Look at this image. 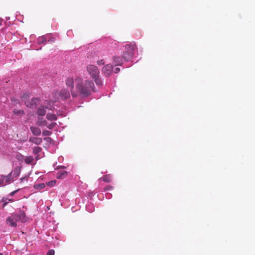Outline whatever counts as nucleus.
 Segmentation results:
<instances>
[{
  "instance_id": "obj_1",
  "label": "nucleus",
  "mask_w": 255,
  "mask_h": 255,
  "mask_svg": "<svg viewBox=\"0 0 255 255\" xmlns=\"http://www.w3.org/2000/svg\"><path fill=\"white\" fill-rule=\"evenodd\" d=\"M75 82L77 95L79 94L82 97H86L90 96L92 92L94 91V84L92 81H83L80 78L76 77Z\"/></svg>"
},
{
  "instance_id": "obj_2",
  "label": "nucleus",
  "mask_w": 255,
  "mask_h": 255,
  "mask_svg": "<svg viewBox=\"0 0 255 255\" xmlns=\"http://www.w3.org/2000/svg\"><path fill=\"white\" fill-rule=\"evenodd\" d=\"M135 45L127 44L125 46V50L123 54V58L126 61L130 60L133 57Z\"/></svg>"
},
{
  "instance_id": "obj_3",
  "label": "nucleus",
  "mask_w": 255,
  "mask_h": 255,
  "mask_svg": "<svg viewBox=\"0 0 255 255\" xmlns=\"http://www.w3.org/2000/svg\"><path fill=\"white\" fill-rule=\"evenodd\" d=\"M87 70L92 78H96L99 74L98 67L94 65H89L87 67Z\"/></svg>"
},
{
  "instance_id": "obj_4",
  "label": "nucleus",
  "mask_w": 255,
  "mask_h": 255,
  "mask_svg": "<svg viewBox=\"0 0 255 255\" xmlns=\"http://www.w3.org/2000/svg\"><path fill=\"white\" fill-rule=\"evenodd\" d=\"M65 83L67 87L70 88L72 96L73 97H76L77 94L74 90V79L71 77H68L65 80Z\"/></svg>"
},
{
  "instance_id": "obj_5",
  "label": "nucleus",
  "mask_w": 255,
  "mask_h": 255,
  "mask_svg": "<svg viewBox=\"0 0 255 255\" xmlns=\"http://www.w3.org/2000/svg\"><path fill=\"white\" fill-rule=\"evenodd\" d=\"M17 222L18 221L16 220L14 213L8 217L6 220L7 225L12 227H16L17 226Z\"/></svg>"
},
{
  "instance_id": "obj_6",
  "label": "nucleus",
  "mask_w": 255,
  "mask_h": 255,
  "mask_svg": "<svg viewBox=\"0 0 255 255\" xmlns=\"http://www.w3.org/2000/svg\"><path fill=\"white\" fill-rule=\"evenodd\" d=\"M14 214L17 221L25 223L28 221L27 217L26 216L25 213L22 211H20L18 213H14Z\"/></svg>"
},
{
  "instance_id": "obj_7",
  "label": "nucleus",
  "mask_w": 255,
  "mask_h": 255,
  "mask_svg": "<svg viewBox=\"0 0 255 255\" xmlns=\"http://www.w3.org/2000/svg\"><path fill=\"white\" fill-rule=\"evenodd\" d=\"M113 67L111 64H107L102 68V72L106 77H109L112 73Z\"/></svg>"
},
{
  "instance_id": "obj_8",
  "label": "nucleus",
  "mask_w": 255,
  "mask_h": 255,
  "mask_svg": "<svg viewBox=\"0 0 255 255\" xmlns=\"http://www.w3.org/2000/svg\"><path fill=\"white\" fill-rule=\"evenodd\" d=\"M12 172L9 173L7 176H1L0 180V184H7L10 183L12 181V178L11 177Z\"/></svg>"
},
{
  "instance_id": "obj_9",
  "label": "nucleus",
  "mask_w": 255,
  "mask_h": 255,
  "mask_svg": "<svg viewBox=\"0 0 255 255\" xmlns=\"http://www.w3.org/2000/svg\"><path fill=\"white\" fill-rule=\"evenodd\" d=\"M59 95L62 98L66 99L69 98L70 95L68 90L63 89L60 92Z\"/></svg>"
},
{
  "instance_id": "obj_10",
  "label": "nucleus",
  "mask_w": 255,
  "mask_h": 255,
  "mask_svg": "<svg viewBox=\"0 0 255 255\" xmlns=\"http://www.w3.org/2000/svg\"><path fill=\"white\" fill-rule=\"evenodd\" d=\"M29 141L32 142L36 144H40L42 143V140L41 138L36 137H30L29 139Z\"/></svg>"
},
{
  "instance_id": "obj_11",
  "label": "nucleus",
  "mask_w": 255,
  "mask_h": 255,
  "mask_svg": "<svg viewBox=\"0 0 255 255\" xmlns=\"http://www.w3.org/2000/svg\"><path fill=\"white\" fill-rule=\"evenodd\" d=\"M30 130L32 133L36 136H38L41 134V130L39 128L35 127H31Z\"/></svg>"
},
{
  "instance_id": "obj_12",
  "label": "nucleus",
  "mask_w": 255,
  "mask_h": 255,
  "mask_svg": "<svg viewBox=\"0 0 255 255\" xmlns=\"http://www.w3.org/2000/svg\"><path fill=\"white\" fill-rule=\"evenodd\" d=\"M36 113L39 116H44L45 115V114H46L45 108L44 106H40L38 108V109L37 110V112H36Z\"/></svg>"
},
{
  "instance_id": "obj_13",
  "label": "nucleus",
  "mask_w": 255,
  "mask_h": 255,
  "mask_svg": "<svg viewBox=\"0 0 255 255\" xmlns=\"http://www.w3.org/2000/svg\"><path fill=\"white\" fill-rule=\"evenodd\" d=\"M38 101V99L37 98H33L31 101L26 104L27 107L29 108L35 107L36 105V102Z\"/></svg>"
},
{
  "instance_id": "obj_14",
  "label": "nucleus",
  "mask_w": 255,
  "mask_h": 255,
  "mask_svg": "<svg viewBox=\"0 0 255 255\" xmlns=\"http://www.w3.org/2000/svg\"><path fill=\"white\" fill-rule=\"evenodd\" d=\"M113 61L116 65H121L123 62L122 59L118 56H114Z\"/></svg>"
},
{
  "instance_id": "obj_15",
  "label": "nucleus",
  "mask_w": 255,
  "mask_h": 255,
  "mask_svg": "<svg viewBox=\"0 0 255 255\" xmlns=\"http://www.w3.org/2000/svg\"><path fill=\"white\" fill-rule=\"evenodd\" d=\"M46 119L49 121H56L57 118L56 115L48 113L46 115Z\"/></svg>"
},
{
  "instance_id": "obj_16",
  "label": "nucleus",
  "mask_w": 255,
  "mask_h": 255,
  "mask_svg": "<svg viewBox=\"0 0 255 255\" xmlns=\"http://www.w3.org/2000/svg\"><path fill=\"white\" fill-rule=\"evenodd\" d=\"M104 182L109 183L112 180V176L110 174L104 175L101 178Z\"/></svg>"
},
{
  "instance_id": "obj_17",
  "label": "nucleus",
  "mask_w": 255,
  "mask_h": 255,
  "mask_svg": "<svg viewBox=\"0 0 255 255\" xmlns=\"http://www.w3.org/2000/svg\"><path fill=\"white\" fill-rule=\"evenodd\" d=\"M47 124V122L46 121L43 120V119H38L37 122V125L40 127L46 126Z\"/></svg>"
},
{
  "instance_id": "obj_18",
  "label": "nucleus",
  "mask_w": 255,
  "mask_h": 255,
  "mask_svg": "<svg viewBox=\"0 0 255 255\" xmlns=\"http://www.w3.org/2000/svg\"><path fill=\"white\" fill-rule=\"evenodd\" d=\"M34 158L32 156H28L25 157L24 159V161L26 164H29L32 163V162L33 161Z\"/></svg>"
},
{
  "instance_id": "obj_19",
  "label": "nucleus",
  "mask_w": 255,
  "mask_h": 255,
  "mask_svg": "<svg viewBox=\"0 0 255 255\" xmlns=\"http://www.w3.org/2000/svg\"><path fill=\"white\" fill-rule=\"evenodd\" d=\"M13 114L17 116H21L24 114V111L23 110L17 109L13 110Z\"/></svg>"
},
{
  "instance_id": "obj_20",
  "label": "nucleus",
  "mask_w": 255,
  "mask_h": 255,
  "mask_svg": "<svg viewBox=\"0 0 255 255\" xmlns=\"http://www.w3.org/2000/svg\"><path fill=\"white\" fill-rule=\"evenodd\" d=\"M42 150V148L38 146H34L33 148V153L34 154H37Z\"/></svg>"
},
{
  "instance_id": "obj_21",
  "label": "nucleus",
  "mask_w": 255,
  "mask_h": 255,
  "mask_svg": "<svg viewBox=\"0 0 255 255\" xmlns=\"http://www.w3.org/2000/svg\"><path fill=\"white\" fill-rule=\"evenodd\" d=\"M94 79L95 82L97 85L101 86L103 84L102 81L101 79L99 78V76H98L96 78H93Z\"/></svg>"
},
{
  "instance_id": "obj_22",
  "label": "nucleus",
  "mask_w": 255,
  "mask_h": 255,
  "mask_svg": "<svg viewBox=\"0 0 255 255\" xmlns=\"http://www.w3.org/2000/svg\"><path fill=\"white\" fill-rule=\"evenodd\" d=\"M37 41L39 44L45 43L46 41V39L44 36H41L38 38Z\"/></svg>"
},
{
  "instance_id": "obj_23",
  "label": "nucleus",
  "mask_w": 255,
  "mask_h": 255,
  "mask_svg": "<svg viewBox=\"0 0 255 255\" xmlns=\"http://www.w3.org/2000/svg\"><path fill=\"white\" fill-rule=\"evenodd\" d=\"M20 172V169L18 167L15 168L13 171V176H14L15 177H17L19 175Z\"/></svg>"
},
{
  "instance_id": "obj_24",
  "label": "nucleus",
  "mask_w": 255,
  "mask_h": 255,
  "mask_svg": "<svg viewBox=\"0 0 255 255\" xmlns=\"http://www.w3.org/2000/svg\"><path fill=\"white\" fill-rule=\"evenodd\" d=\"M68 174V173L67 171H63L61 172H60L59 173V175H58V178H62L66 177Z\"/></svg>"
},
{
  "instance_id": "obj_25",
  "label": "nucleus",
  "mask_w": 255,
  "mask_h": 255,
  "mask_svg": "<svg viewBox=\"0 0 255 255\" xmlns=\"http://www.w3.org/2000/svg\"><path fill=\"white\" fill-rule=\"evenodd\" d=\"M56 125V123H51L50 124H48V125L47 124L46 126L48 128H49L50 129H52L55 127Z\"/></svg>"
},
{
  "instance_id": "obj_26",
  "label": "nucleus",
  "mask_w": 255,
  "mask_h": 255,
  "mask_svg": "<svg viewBox=\"0 0 255 255\" xmlns=\"http://www.w3.org/2000/svg\"><path fill=\"white\" fill-rule=\"evenodd\" d=\"M45 185L44 183H41L39 184H37L34 186V187L36 189H43L45 187Z\"/></svg>"
},
{
  "instance_id": "obj_27",
  "label": "nucleus",
  "mask_w": 255,
  "mask_h": 255,
  "mask_svg": "<svg viewBox=\"0 0 255 255\" xmlns=\"http://www.w3.org/2000/svg\"><path fill=\"white\" fill-rule=\"evenodd\" d=\"M51 131H49V130H43V132H42V134L44 136H47V135H50L51 134Z\"/></svg>"
},
{
  "instance_id": "obj_28",
  "label": "nucleus",
  "mask_w": 255,
  "mask_h": 255,
  "mask_svg": "<svg viewBox=\"0 0 255 255\" xmlns=\"http://www.w3.org/2000/svg\"><path fill=\"white\" fill-rule=\"evenodd\" d=\"M55 184H56V181L53 180V181L48 182L47 183V185H48L49 186H52L54 185Z\"/></svg>"
},
{
  "instance_id": "obj_29",
  "label": "nucleus",
  "mask_w": 255,
  "mask_h": 255,
  "mask_svg": "<svg viewBox=\"0 0 255 255\" xmlns=\"http://www.w3.org/2000/svg\"><path fill=\"white\" fill-rule=\"evenodd\" d=\"M97 63L98 65H104L105 62L104 59H101L100 60H98Z\"/></svg>"
},
{
  "instance_id": "obj_30",
  "label": "nucleus",
  "mask_w": 255,
  "mask_h": 255,
  "mask_svg": "<svg viewBox=\"0 0 255 255\" xmlns=\"http://www.w3.org/2000/svg\"><path fill=\"white\" fill-rule=\"evenodd\" d=\"M55 251L53 250H50L47 253V255H54Z\"/></svg>"
},
{
  "instance_id": "obj_31",
  "label": "nucleus",
  "mask_w": 255,
  "mask_h": 255,
  "mask_svg": "<svg viewBox=\"0 0 255 255\" xmlns=\"http://www.w3.org/2000/svg\"><path fill=\"white\" fill-rule=\"evenodd\" d=\"M16 157L18 159L20 160L23 158V156L19 154L16 155Z\"/></svg>"
},
{
  "instance_id": "obj_32",
  "label": "nucleus",
  "mask_w": 255,
  "mask_h": 255,
  "mask_svg": "<svg viewBox=\"0 0 255 255\" xmlns=\"http://www.w3.org/2000/svg\"><path fill=\"white\" fill-rule=\"evenodd\" d=\"M120 69L119 68H118V67H117V68H116L115 69V70H114V72H115V73H116V74H117V73H118L120 72Z\"/></svg>"
},
{
  "instance_id": "obj_33",
  "label": "nucleus",
  "mask_w": 255,
  "mask_h": 255,
  "mask_svg": "<svg viewBox=\"0 0 255 255\" xmlns=\"http://www.w3.org/2000/svg\"><path fill=\"white\" fill-rule=\"evenodd\" d=\"M27 180V177H22V178H21L20 179V182H22L23 181H24V180Z\"/></svg>"
},
{
  "instance_id": "obj_34",
  "label": "nucleus",
  "mask_w": 255,
  "mask_h": 255,
  "mask_svg": "<svg viewBox=\"0 0 255 255\" xmlns=\"http://www.w3.org/2000/svg\"><path fill=\"white\" fill-rule=\"evenodd\" d=\"M112 188V187H111L110 186H108L107 187H106V190H109L111 189Z\"/></svg>"
},
{
  "instance_id": "obj_35",
  "label": "nucleus",
  "mask_w": 255,
  "mask_h": 255,
  "mask_svg": "<svg viewBox=\"0 0 255 255\" xmlns=\"http://www.w3.org/2000/svg\"><path fill=\"white\" fill-rule=\"evenodd\" d=\"M48 41L50 42H54V39L52 38L51 39L49 40Z\"/></svg>"
},
{
  "instance_id": "obj_36",
  "label": "nucleus",
  "mask_w": 255,
  "mask_h": 255,
  "mask_svg": "<svg viewBox=\"0 0 255 255\" xmlns=\"http://www.w3.org/2000/svg\"><path fill=\"white\" fill-rule=\"evenodd\" d=\"M16 191H14V192H11L9 195H11V196H12L14 195V194L16 192Z\"/></svg>"
},
{
  "instance_id": "obj_37",
  "label": "nucleus",
  "mask_w": 255,
  "mask_h": 255,
  "mask_svg": "<svg viewBox=\"0 0 255 255\" xmlns=\"http://www.w3.org/2000/svg\"><path fill=\"white\" fill-rule=\"evenodd\" d=\"M6 204H7L6 202L4 203L3 204V207H4L6 205Z\"/></svg>"
},
{
  "instance_id": "obj_38",
  "label": "nucleus",
  "mask_w": 255,
  "mask_h": 255,
  "mask_svg": "<svg viewBox=\"0 0 255 255\" xmlns=\"http://www.w3.org/2000/svg\"><path fill=\"white\" fill-rule=\"evenodd\" d=\"M0 255H3L2 254H0Z\"/></svg>"
}]
</instances>
